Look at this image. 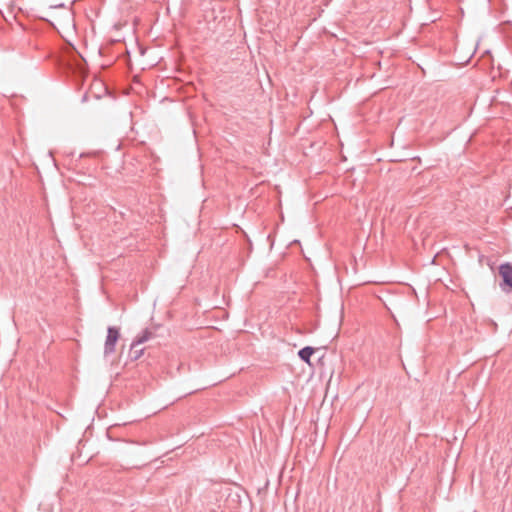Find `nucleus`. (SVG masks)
<instances>
[{"label":"nucleus","mask_w":512,"mask_h":512,"mask_svg":"<svg viewBox=\"0 0 512 512\" xmlns=\"http://www.w3.org/2000/svg\"><path fill=\"white\" fill-rule=\"evenodd\" d=\"M120 337L119 329L116 327H108L107 337L104 344V354L110 355L115 352V346Z\"/></svg>","instance_id":"1"},{"label":"nucleus","mask_w":512,"mask_h":512,"mask_svg":"<svg viewBox=\"0 0 512 512\" xmlns=\"http://www.w3.org/2000/svg\"><path fill=\"white\" fill-rule=\"evenodd\" d=\"M499 274L503 279V284H501L502 290L512 291V265L509 263L500 265Z\"/></svg>","instance_id":"2"},{"label":"nucleus","mask_w":512,"mask_h":512,"mask_svg":"<svg viewBox=\"0 0 512 512\" xmlns=\"http://www.w3.org/2000/svg\"><path fill=\"white\" fill-rule=\"evenodd\" d=\"M152 337V332L149 329L143 330L136 338L133 340L131 344V348H135L140 344L145 343Z\"/></svg>","instance_id":"3"},{"label":"nucleus","mask_w":512,"mask_h":512,"mask_svg":"<svg viewBox=\"0 0 512 512\" xmlns=\"http://www.w3.org/2000/svg\"><path fill=\"white\" fill-rule=\"evenodd\" d=\"M314 349L312 347H304L299 352L298 355L301 360H303L306 363H310V357L313 355Z\"/></svg>","instance_id":"4"}]
</instances>
